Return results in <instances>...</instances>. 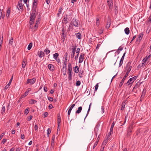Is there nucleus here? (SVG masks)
Masks as SVG:
<instances>
[{
	"mask_svg": "<svg viewBox=\"0 0 151 151\" xmlns=\"http://www.w3.org/2000/svg\"><path fill=\"white\" fill-rule=\"evenodd\" d=\"M71 65L70 63L68 64V79L70 81L72 78V73Z\"/></svg>",
	"mask_w": 151,
	"mask_h": 151,
	"instance_id": "obj_1",
	"label": "nucleus"
},
{
	"mask_svg": "<svg viewBox=\"0 0 151 151\" xmlns=\"http://www.w3.org/2000/svg\"><path fill=\"white\" fill-rule=\"evenodd\" d=\"M36 12V11L35 9L32 10L30 16V21L34 22V20H35L36 17L35 13Z\"/></svg>",
	"mask_w": 151,
	"mask_h": 151,
	"instance_id": "obj_2",
	"label": "nucleus"
},
{
	"mask_svg": "<svg viewBox=\"0 0 151 151\" xmlns=\"http://www.w3.org/2000/svg\"><path fill=\"white\" fill-rule=\"evenodd\" d=\"M73 25L76 27H78L79 25L80 22L78 20H76L74 18L73 19L71 23Z\"/></svg>",
	"mask_w": 151,
	"mask_h": 151,
	"instance_id": "obj_3",
	"label": "nucleus"
},
{
	"mask_svg": "<svg viewBox=\"0 0 151 151\" xmlns=\"http://www.w3.org/2000/svg\"><path fill=\"white\" fill-rule=\"evenodd\" d=\"M137 76H136L130 78L126 84H127V85H129V84H132L137 79Z\"/></svg>",
	"mask_w": 151,
	"mask_h": 151,
	"instance_id": "obj_4",
	"label": "nucleus"
},
{
	"mask_svg": "<svg viewBox=\"0 0 151 151\" xmlns=\"http://www.w3.org/2000/svg\"><path fill=\"white\" fill-rule=\"evenodd\" d=\"M36 81V78H34L32 79H28L26 82L25 83L26 84H27L30 83L31 84H33Z\"/></svg>",
	"mask_w": 151,
	"mask_h": 151,
	"instance_id": "obj_5",
	"label": "nucleus"
},
{
	"mask_svg": "<svg viewBox=\"0 0 151 151\" xmlns=\"http://www.w3.org/2000/svg\"><path fill=\"white\" fill-rule=\"evenodd\" d=\"M111 23V19L108 18L107 19L106 27V29H108L110 27Z\"/></svg>",
	"mask_w": 151,
	"mask_h": 151,
	"instance_id": "obj_6",
	"label": "nucleus"
},
{
	"mask_svg": "<svg viewBox=\"0 0 151 151\" xmlns=\"http://www.w3.org/2000/svg\"><path fill=\"white\" fill-rule=\"evenodd\" d=\"M85 55V54L84 53H82L81 54L79 58V63H82L83 61V59H84V56Z\"/></svg>",
	"mask_w": 151,
	"mask_h": 151,
	"instance_id": "obj_7",
	"label": "nucleus"
},
{
	"mask_svg": "<svg viewBox=\"0 0 151 151\" xmlns=\"http://www.w3.org/2000/svg\"><path fill=\"white\" fill-rule=\"evenodd\" d=\"M17 7L19 10H22L23 9L22 4L19 3V2H18V4L17 6Z\"/></svg>",
	"mask_w": 151,
	"mask_h": 151,
	"instance_id": "obj_8",
	"label": "nucleus"
},
{
	"mask_svg": "<svg viewBox=\"0 0 151 151\" xmlns=\"http://www.w3.org/2000/svg\"><path fill=\"white\" fill-rule=\"evenodd\" d=\"M131 62H129L127 63L126 66V68L127 69V70L130 71L131 68H132V66L130 65Z\"/></svg>",
	"mask_w": 151,
	"mask_h": 151,
	"instance_id": "obj_9",
	"label": "nucleus"
},
{
	"mask_svg": "<svg viewBox=\"0 0 151 151\" xmlns=\"http://www.w3.org/2000/svg\"><path fill=\"white\" fill-rule=\"evenodd\" d=\"M48 68L51 71H53L54 70L55 68L53 65L49 64L48 65Z\"/></svg>",
	"mask_w": 151,
	"mask_h": 151,
	"instance_id": "obj_10",
	"label": "nucleus"
},
{
	"mask_svg": "<svg viewBox=\"0 0 151 151\" xmlns=\"http://www.w3.org/2000/svg\"><path fill=\"white\" fill-rule=\"evenodd\" d=\"M37 55L40 58H42V57H43L45 56L44 52H43L42 51H40V52L38 51L37 52Z\"/></svg>",
	"mask_w": 151,
	"mask_h": 151,
	"instance_id": "obj_11",
	"label": "nucleus"
},
{
	"mask_svg": "<svg viewBox=\"0 0 151 151\" xmlns=\"http://www.w3.org/2000/svg\"><path fill=\"white\" fill-rule=\"evenodd\" d=\"M108 5L110 9H112L113 7L112 1H107Z\"/></svg>",
	"mask_w": 151,
	"mask_h": 151,
	"instance_id": "obj_12",
	"label": "nucleus"
},
{
	"mask_svg": "<svg viewBox=\"0 0 151 151\" xmlns=\"http://www.w3.org/2000/svg\"><path fill=\"white\" fill-rule=\"evenodd\" d=\"M125 55V53H124L123 54L119 62V67L121 66L122 64L123 61L124 59V58Z\"/></svg>",
	"mask_w": 151,
	"mask_h": 151,
	"instance_id": "obj_13",
	"label": "nucleus"
},
{
	"mask_svg": "<svg viewBox=\"0 0 151 151\" xmlns=\"http://www.w3.org/2000/svg\"><path fill=\"white\" fill-rule=\"evenodd\" d=\"M68 15L67 14L63 19V23L66 24L68 23Z\"/></svg>",
	"mask_w": 151,
	"mask_h": 151,
	"instance_id": "obj_14",
	"label": "nucleus"
},
{
	"mask_svg": "<svg viewBox=\"0 0 151 151\" xmlns=\"http://www.w3.org/2000/svg\"><path fill=\"white\" fill-rule=\"evenodd\" d=\"M76 49V47L72 48V54L71 55V58H73L74 57Z\"/></svg>",
	"mask_w": 151,
	"mask_h": 151,
	"instance_id": "obj_15",
	"label": "nucleus"
},
{
	"mask_svg": "<svg viewBox=\"0 0 151 151\" xmlns=\"http://www.w3.org/2000/svg\"><path fill=\"white\" fill-rule=\"evenodd\" d=\"M148 58H147V56H146L143 60L142 61V66H143V65H145L146 64L145 63H146V61H147V60L148 59Z\"/></svg>",
	"mask_w": 151,
	"mask_h": 151,
	"instance_id": "obj_16",
	"label": "nucleus"
},
{
	"mask_svg": "<svg viewBox=\"0 0 151 151\" xmlns=\"http://www.w3.org/2000/svg\"><path fill=\"white\" fill-rule=\"evenodd\" d=\"M125 79H126V78H124V77L123 78V79H122L121 82H120V83L119 84V88H121L122 86L123 83H124V81Z\"/></svg>",
	"mask_w": 151,
	"mask_h": 151,
	"instance_id": "obj_17",
	"label": "nucleus"
},
{
	"mask_svg": "<svg viewBox=\"0 0 151 151\" xmlns=\"http://www.w3.org/2000/svg\"><path fill=\"white\" fill-rule=\"evenodd\" d=\"M5 105V104H4L3 105H2V109H1V114H2V115H3L4 114V113L5 112V106L4 105Z\"/></svg>",
	"mask_w": 151,
	"mask_h": 151,
	"instance_id": "obj_18",
	"label": "nucleus"
},
{
	"mask_svg": "<svg viewBox=\"0 0 151 151\" xmlns=\"http://www.w3.org/2000/svg\"><path fill=\"white\" fill-rule=\"evenodd\" d=\"M67 68L65 67H63L62 69V73L64 76L65 75L66 73Z\"/></svg>",
	"mask_w": 151,
	"mask_h": 151,
	"instance_id": "obj_19",
	"label": "nucleus"
},
{
	"mask_svg": "<svg viewBox=\"0 0 151 151\" xmlns=\"http://www.w3.org/2000/svg\"><path fill=\"white\" fill-rule=\"evenodd\" d=\"M39 24L38 23L36 22L35 24L34 25V27L33 29H32L33 31H35L37 30V29L38 28V25Z\"/></svg>",
	"mask_w": 151,
	"mask_h": 151,
	"instance_id": "obj_20",
	"label": "nucleus"
},
{
	"mask_svg": "<svg viewBox=\"0 0 151 151\" xmlns=\"http://www.w3.org/2000/svg\"><path fill=\"white\" fill-rule=\"evenodd\" d=\"M76 37L79 39H81V35L80 33H76L75 34Z\"/></svg>",
	"mask_w": 151,
	"mask_h": 151,
	"instance_id": "obj_21",
	"label": "nucleus"
},
{
	"mask_svg": "<svg viewBox=\"0 0 151 151\" xmlns=\"http://www.w3.org/2000/svg\"><path fill=\"white\" fill-rule=\"evenodd\" d=\"M62 32V35H63V37L64 38V40L65 37V28L64 27H63Z\"/></svg>",
	"mask_w": 151,
	"mask_h": 151,
	"instance_id": "obj_22",
	"label": "nucleus"
},
{
	"mask_svg": "<svg viewBox=\"0 0 151 151\" xmlns=\"http://www.w3.org/2000/svg\"><path fill=\"white\" fill-rule=\"evenodd\" d=\"M146 89L144 88L143 89V91L142 92V94L141 95V97H143L145 95L146 93Z\"/></svg>",
	"mask_w": 151,
	"mask_h": 151,
	"instance_id": "obj_23",
	"label": "nucleus"
},
{
	"mask_svg": "<svg viewBox=\"0 0 151 151\" xmlns=\"http://www.w3.org/2000/svg\"><path fill=\"white\" fill-rule=\"evenodd\" d=\"M63 10V7L60 6L59 7V9L58 11V12L57 14L58 17H59L60 14H61L62 12V10Z\"/></svg>",
	"mask_w": 151,
	"mask_h": 151,
	"instance_id": "obj_24",
	"label": "nucleus"
},
{
	"mask_svg": "<svg viewBox=\"0 0 151 151\" xmlns=\"http://www.w3.org/2000/svg\"><path fill=\"white\" fill-rule=\"evenodd\" d=\"M126 103L125 101H124L122 102V107L121 109L122 110H124L125 108V106Z\"/></svg>",
	"mask_w": 151,
	"mask_h": 151,
	"instance_id": "obj_25",
	"label": "nucleus"
},
{
	"mask_svg": "<svg viewBox=\"0 0 151 151\" xmlns=\"http://www.w3.org/2000/svg\"><path fill=\"white\" fill-rule=\"evenodd\" d=\"M143 34L142 32L139 34L138 35V38L139 40L140 41L142 39Z\"/></svg>",
	"mask_w": 151,
	"mask_h": 151,
	"instance_id": "obj_26",
	"label": "nucleus"
},
{
	"mask_svg": "<svg viewBox=\"0 0 151 151\" xmlns=\"http://www.w3.org/2000/svg\"><path fill=\"white\" fill-rule=\"evenodd\" d=\"M82 106L79 107L78 108V110L77 111H76V114L80 113L81 112V111L82 110Z\"/></svg>",
	"mask_w": 151,
	"mask_h": 151,
	"instance_id": "obj_27",
	"label": "nucleus"
},
{
	"mask_svg": "<svg viewBox=\"0 0 151 151\" xmlns=\"http://www.w3.org/2000/svg\"><path fill=\"white\" fill-rule=\"evenodd\" d=\"M74 71L76 73H78L79 72V68L78 66H76L75 67Z\"/></svg>",
	"mask_w": 151,
	"mask_h": 151,
	"instance_id": "obj_28",
	"label": "nucleus"
},
{
	"mask_svg": "<svg viewBox=\"0 0 151 151\" xmlns=\"http://www.w3.org/2000/svg\"><path fill=\"white\" fill-rule=\"evenodd\" d=\"M37 102V101L36 100L31 99L29 101V104H35Z\"/></svg>",
	"mask_w": 151,
	"mask_h": 151,
	"instance_id": "obj_29",
	"label": "nucleus"
},
{
	"mask_svg": "<svg viewBox=\"0 0 151 151\" xmlns=\"http://www.w3.org/2000/svg\"><path fill=\"white\" fill-rule=\"evenodd\" d=\"M73 29V25L72 24V23H70V24L69 27L68 29V31H70L71 29Z\"/></svg>",
	"mask_w": 151,
	"mask_h": 151,
	"instance_id": "obj_30",
	"label": "nucleus"
},
{
	"mask_svg": "<svg viewBox=\"0 0 151 151\" xmlns=\"http://www.w3.org/2000/svg\"><path fill=\"white\" fill-rule=\"evenodd\" d=\"M124 32L126 34L128 35L129 33V28H126L124 29Z\"/></svg>",
	"mask_w": 151,
	"mask_h": 151,
	"instance_id": "obj_31",
	"label": "nucleus"
},
{
	"mask_svg": "<svg viewBox=\"0 0 151 151\" xmlns=\"http://www.w3.org/2000/svg\"><path fill=\"white\" fill-rule=\"evenodd\" d=\"M11 12V8H9L6 11V16L8 17H9L10 15Z\"/></svg>",
	"mask_w": 151,
	"mask_h": 151,
	"instance_id": "obj_32",
	"label": "nucleus"
},
{
	"mask_svg": "<svg viewBox=\"0 0 151 151\" xmlns=\"http://www.w3.org/2000/svg\"><path fill=\"white\" fill-rule=\"evenodd\" d=\"M34 22L30 21L29 22V28H31L32 30L33 28H32V26L34 24Z\"/></svg>",
	"mask_w": 151,
	"mask_h": 151,
	"instance_id": "obj_33",
	"label": "nucleus"
},
{
	"mask_svg": "<svg viewBox=\"0 0 151 151\" xmlns=\"http://www.w3.org/2000/svg\"><path fill=\"white\" fill-rule=\"evenodd\" d=\"M32 45V42L30 43L27 47V49L28 50H29L31 48Z\"/></svg>",
	"mask_w": 151,
	"mask_h": 151,
	"instance_id": "obj_34",
	"label": "nucleus"
},
{
	"mask_svg": "<svg viewBox=\"0 0 151 151\" xmlns=\"http://www.w3.org/2000/svg\"><path fill=\"white\" fill-rule=\"evenodd\" d=\"M36 7H37V3H33L32 10H35V9L36 10Z\"/></svg>",
	"mask_w": 151,
	"mask_h": 151,
	"instance_id": "obj_35",
	"label": "nucleus"
},
{
	"mask_svg": "<svg viewBox=\"0 0 151 151\" xmlns=\"http://www.w3.org/2000/svg\"><path fill=\"white\" fill-rule=\"evenodd\" d=\"M53 58L55 59L58 58L59 56V54L58 53H55L53 55Z\"/></svg>",
	"mask_w": 151,
	"mask_h": 151,
	"instance_id": "obj_36",
	"label": "nucleus"
},
{
	"mask_svg": "<svg viewBox=\"0 0 151 151\" xmlns=\"http://www.w3.org/2000/svg\"><path fill=\"white\" fill-rule=\"evenodd\" d=\"M44 52H45V53L47 55L48 54H49L50 52V51L48 50V48H46L45 49V50H44Z\"/></svg>",
	"mask_w": 151,
	"mask_h": 151,
	"instance_id": "obj_37",
	"label": "nucleus"
},
{
	"mask_svg": "<svg viewBox=\"0 0 151 151\" xmlns=\"http://www.w3.org/2000/svg\"><path fill=\"white\" fill-rule=\"evenodd\" d=\"M61 122L60 116V114L58 115V122L60 123Z\"/></svg>",
	"mask_w": 151,
	"mask_h": 151,
	"instance_id": "obj_38",
	"label": "nucleus"
},
{
	"mask_svg": "<svg viewBox=\"0 0 151 151\" xmlns=\"http://www.w3.org/2000/svg\"><path fill=\"white\" fill-rule=\"evenodd\" d=\"M55 145V142H54V139H52L51 141V146L52 147H53Z\"/></svg>",
	"mask_w": 151,
	"mask_h": 151,
	"instance_id": "obj_39",
	"label": "nucleus"
},
{
	"mask_svg": "<svg viewBox=\"0 0 151 151\" xmlns=\"http://www.w3.org/2000/svg\"><path fill=\"white\" fill-rule=\"evenodd\" d=\"M151 22V17L150 16L149 18L147 20V22L148 24H150Z\"/></svg>",
	"mask_w": 151,
	"mask_h": 151,
	"instance_id": "obj_40",
	"label": "nucleus"
},
{
	"mask_svg": "<svg viewBox=\"0 0 151 151\" xmlns=\"http://www.w3.org/2000/svg\"><path fill=\"white\" fill-rule=\"evenodd\" d=\"M103 29L102 28H101L99 30L98 32L99 34H102L103 32Z\"/></svg>",
	"mask_w": 151,
	"mask_h": 151,
	"instance_id": "obj_41",
	"label": "nucleus"
},
{
	"mask_svg": "<svg viewBox=\"0 0 151 151\" xmlns=\"http://www.w3.org/2000/svg\"><path fill=\"white\" fill-rule=\"evenodd\" d=\"M114 125V123H112L111 125V128H110V132H113V129Z\"/></svg>",
	"mask_w": 151,
	"mask_h": 151,
	"instance_id": "obj_42",
	"label": "nucleus"
},
{
	"mask_svg": "<svg viewBox=\"0 0 151 151\" xmlns=\"http://www.w3.org/2000/svg\"><path fill=\"white\" fill-rule=\"evenodd\" d=\"M13 38L12 37H11L10 40H9V43L11 45H12L13 43Z\"/></svg>",
	"mask_w": 151,
	"mask_h": 151,
	"instance_id": "obj_43",
	"label": "nucleus"
},
{
	"mask_svg": "<svg viewBox=\"0 0 151 151\" xmlns=\"http://www.w3.org/2000/svg\"><path fill=\"white\" fill-rule=\"evenodd\" d=\"M81 84V82L79 81H76V86H79Z\"/></svg>",
	"mask_w": 151,
	"mask_h": 151,
	"instance_id": "obj_44",
	"label": "nucleus"
},
{
	"mask_svg": "<svg viewBox=\"0 0 151 151\" xmlns=\"http://www.w3.org/2000/svg\"><path fill=\"white\" fill-rule=\"evenodd\" d=\"M29 108H27L24 111V113L26 114H28L29 112Z\"/></svg>",
	"mask_w": 151,
	"mask_h": 151,
	"instance_id": "obj_45",
	"label": "nucleus"
},
{
	"mask_svg": "<svg viewBox=\"0 0 151 151\" xmlns=\"http://www.w3.org/2000/svg\"><path fill=\"white\" fill-rule=\"evenodd\" d=\"M96 25L97 26H99V20L98 18H97L96 20Z\"/></svg>",
	"mask_w": 151,
	"mask_h": 151,
	"instance_id": "obj_46",
	"label": "nucleus"
},
{
	"mask_svg": "<svg viewBox=\"0 0 151 151\" xmlns=\"http://www.w3.org/2000/svg\"><path fill=\"white\" fill-rule=\"evenodd\" d=\"M104 107L103 106H101V110H100V112L101 113H104Z\"/></svg>",
	"mask_w": 151,
	"mask_h": 151,
	"instance_id": "obj_47",
	"label": "nucleus"
},
{
	"mask_svg": "<svg viewBox=\"0 0 151 151\" xmlns=\"http://www.w3.org/2000/svg\"><path fill=\"white\" fill-rule=\"evenodd\" d=\"M107 143V141L106 140H104L102 143V145L104 147L106 144Z\"/></svg>",
	"mask_w": 151,
	"mask_h": 151,
	"instance_id": "obj_48",
	"label": "nucleus"
},
{
	"mask_svg": "<svg viewBox=\"0 0 151 151\" xmlns=\"http://www.w3.org/2000/svg\"><path fill=\"white\" fill-rule=\"evenodd\" d=\"M41 19L40 18H38L36 19V22L40 24Z\"/></svg>",
	"mask_w": 151,
	"mask_h": 151,
	"instance_id": "obj_49",
	"label": "nucleus"
},
{
	"mask_svg": "<svg viewBox=\"0 0 151 151\" xmlns=\"http://www.w3.org/2000/svg\"><path fill=\"white\" fill-rule=\"evenodd\" d=\"M101 45V44H99L98 43V44L97 45L96 47V50H98L99 49V47H100Z\"/></svg>",
	"mask_w": 151,
	"mask_h": 151,
	"instance_id": "obj_50",
	"label": "nucleus"
},
{
	"mask_svg": "<svg viewBox=\"0 0 151 151\" xmlns=\"http://www.w3.org/2000/svg\"><path fill=\"white\" fill-rule=\"evenodd\" d=\"M26 65V63L24 62L23 61L22 65V68H24L25 67Z\"/></svg>",
	"mask_w": 151,
	"mask_h": 151,
	"instance_id": "obj_51",
	"label": "nucleus"
},
{
	"mask_svg": "<svg viewBox=\"0 0 151 151\" xmlns=\"http://www.w3.org/2000/svg\"><path fill=\"white\" fill-rule=\"evenodd\" d=\"M83 72V71H81V70L80 71L79 73L78 74V76L80 78H81L82 77V75Z\"/></svg>",
	"mask_w": 151,
	"mask_h": 151,
	"instance_id": "obj_52",
	"label": "nucleus"
},
{
	"mask_svg": "<svg viewBox=\"0 0 151 151\" xmlns=\"http://www.w3.org/2000/svg\"><path fill=\"white\" fill-rule=\"evenodd\" d=\"M98 87H99L98 83H97L95 86V91H97Z\"/></svg>",
	"mask_w": 151,
	"mask_h": 151,
	"instance_id": "obj_53",
	"label": "nucleus"
},
{
	"mask_svg": "<svg viewBox=\"0 0 151 151\" xmlns=\"http://www.w3.org/2000/svg\"><path fill=\"white\" fill-rule=\"evenodd\" d=\"M48 100L50 101H53V99L51 97H48Z\"/></svg>",
	"mask_w": 151,
	"mask_h": 151,
	"instance_id": "obj_54",
	"label": "nucleus"
},
{
	"mask_svg": "<svg viewBox=\"0 0 151 151\" xmlns=\"http://www.w3.org/2000/svg\"><path fill=\"white\" fill-rule=\"evenodd\" d=\"M112 133H113V132H110H110L108 133V137L107 138V139H109V137L111 135V134Z\"/></svg>",
	"mask_w": 151,
	"mask_h": 151,
	"instance_id": "obj_55",
	"label": "nucleus"
},
{
	"mask_svg": "<svg viewBox=\"0 0 151 151\" xmlns=\"http://www.w3.org/2000/svg\"><path fill=\"white\" fill-rule=\"evenodd\" d=\"M98 141H96L94 144V145L93 146V149H94V148L96 147V146L97 145V144H98Z\"/></svg>",
	"mask_w": 151,
	"mask_h": 151,
	"instance_id": "obj_56",
	"label": "nucleus"
},
{
	"mask_svg": "<svg viewBox=\"0 0 151 151\" xmlns=\"http://www.w3.org/2000/svg\"><path fill=\"white\" fill-rule=\"evenodd\" d=\"M132 128V125H130L128 131L129 132H132V131L131 130V129Z\"/></svg>",
	"mask_w": 151,
	"mask_h": 151,
	"instance_id": "obj_57",
	"label": "nucleus"
},
{
	"mask_svg": "<svg viewBox=\"0 0 151 151\" xmlns=\"http://www.w3.org/2000/svg\"><path fill=\"white\" fill-rule=\"evenodd\" d=\"M13 76H12V78H11V79H10V80L9 81V83H8V84H9V86H10V84H11V83H12V79H13Z\"/></svg>",
	"mask_w": 151,
	"mask_h": 151,
	"instance_id": "obj_58",
	"label": "nucleus"
},
{
	"mask_svg": "<svg viewBox=\"0 0 151 151\" xmlns=\"http://www.w3.org/2000/svg\"><path fill=\"white\" fill-rule=\"evenodd\" d=\"M47 135H49L51 132V130L50 128H48L47 130Z\"/></svg>",
	"mask_w": 151,
	"mask_h": 151,
	"instance_id": "obj_59",
	"label": "nucleus"
},
{
	"mask_svg": "<svg viewBox=\"0 0 151 151\" xmlns=\"http://www.w3.org/2000/svg\"><path fill=\"white\" fill-rule=\"evenodd\" d=\"M9 86H10L9 85V84H7L4 87V90H6V89H7L9 87Z\"/></svg>",
	"mask_w": 151,
	"mask_h": 151,
	"instance_id": "obj_60",
	"label": "nucleus"
},
{
	"mask_svg": "<svg viewBox=\"0 0 151 151\" xmlns=\"http://www.w3.org/2000/svg\"><path fill=\"white\" fill-rule=\"evenodd\" d=\"M48 113L47 112H45L44 114V117H47L48 115Z\"/></svg>",
	"mask_w": 151,
	"mask_h": 151,
	"instance_id": "obj_61",
	"label": "nucleus"
},
{
	"mask_svg": "<svg viewBox=\"0 0 151 151\" xmlns=\"http://www.w3.org/2000/svg\"><path fill=\"white\" fill-rule=\"evenodd\" d=\"M71 110H72V109H70L69 108V109H68V115H69L70 114Z\"/></svg>",
	"mask_w": 151,
	"mask_h": 151,
	"instance_id": "obj_62",
	"label": "nucleus"
},
{
	"mask_svg": "<svg viewBox=\"0 0 151 151\" xmlns=\"http://www.w3.org/2000/svg\"><path fill=\"white\" fill-rule=\"evenodd\" d=\"M32 118V116L30 115L28 118L27 120L29 121L30 120H31Z\"/></svg>",
	"mask_w": 151,
	"mask_h": 151,
	"instance_id": "obj_63",
	"label": "nucleus"
},
{
	"mask_svg": "<svg viewBox=\"0 0 151 151\" xmlns=\"http://www.w3.org/2000/svg\"><path fill=\"white\" fill-rule=\"evenodd\" d=\"M55 59L56 60V61L58 63H59L60 62V60L59 59V58H56Z\"/></svg>",
	"mask_w": 151,
	"mask_h": 151,
	"instance_id": "obj_64",
	"label": "nucleus"
}]
</instances>
